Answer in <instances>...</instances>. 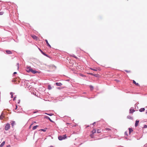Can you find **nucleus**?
Wrapping results in <instances>:
<instances>
[{"mask_svg": "<svg viewBox=\"0 0 147 147\" xmlns=\"http://www.w3.org/2000/svg\"><path fill=\"white\" fill-rule=\"evenodd\" d=\"M90 136L92 138H93V135L91 134Z\"/></svg>", "mask_w": 147, "mask_h": 147, "instance_id": "nucleus-35", "label": "nucleus"}, {"mask_svg": "<svg viewBox=\"0 0 147 147\" xmlns=\"http://www.w3.org/2000/svg\"><path fill=\"white\" fill-rule=\"evenodd\" d=\"M91 90H92V89H93V88L92 87V88H91Z\"/></svg>", "mask_w": 147, "mask_h": 147, "instance_id": "nucleus-48", "label": "nucleus"}, {"mask_svg": "<svg viewBox=\"0 0 147 147\" xmlns=\"http://www.w3.org/2000/svg\"><path fill=\"white\" fill-rule=\"evenodd\" d=\"M146 113L147 114V111H146Z\"/></svg>", "mask_w": 147, "mask_h": 147, "instance_id": "nucleus-49", "label": "nucleus"}, {"mask_svg": "<svg viewBox=\"0 0 147 147\" xmlns=\"http://www.w3.org/2000/svg\"><path fill=\"white\" fill-rule=\"evenodd\" d=\"M16 65L18 69L19 67V63H17L16 64Z\"/></svg>", "mask_w": 147, "mask_h": 147, "instance_id": "nucleus-24", "label": "nucleus"}, {"mask_svg": "<svg viewBox=\"0 0 147 147\" xmlns=\"http://www.w3.org/2000/svg\"><path fill=\"white\" fill-rule=\"evenodd\" d=\"M5 141H3L0 145V146L1 147H2L5 144Z\"/></svg>", "mask_w": 147, "mask_h": 147, "instance_id": "nucleus-12", "label": "nucleus"}, {"mask_svg": "<svg viewBox=\"0 0 147 147\" xmlns=\"http://www.w3.org/2000/svg\"><path fill=\"white\" fill-rule=\"evenodd\" d=\"M32 125V124H31V125H30V127H31V125Z\"/></svg>", "mask_w": 147, "mask_h": 147, "instance_id": "nucleus-50", "label": "nucleus"}, {"mask_svg": "<svg viewBox=\"0 0 147 147\" xmlns=\"http://www.w3.org/2000/svg\"><path fill=\"white\" fill-rule=\"evenodd\" d=\"M145 111V109L144 108H141L139 109V111L140 112L144 111Z\"/></svg>", "mask_w": 147, "mask_h": 147, "instance_id": "nucleus-11", "label": "nucleus"}, {"mask_svg": "<svg viewBox=\"0 0 147 147\" xmlns=\"http://www.w3.org/2000/svg\"><path fill=\"white\" fill-rule=\"evenodd\" d=\"M96 130L95 129H94L92 131V132L93 134H94L96 132Z\"/></svg>", "mask_w": 147, "mask_h": 147, "instance_id": "nucleus-18", "label": "nucleus"}, {"mask_svg": "<svg viewBox=\"0 0 147 147\" xmlns=\"http://www.w3.org/2000/svg\"><path fill=\"white\" fill-rule=\"evenodd\" d=\"M71 56L75 57V58H76V59L78 58L76 56L74 55H72Z\"/></svg>", "mask_w": 147, "mask_h": 147, "instance_id": "nucleus-29", "label": "nucleus"}, {"mask_svg": "<svg viewBox=\"0 0 147 147\" xmlns=\"http://www.w3.org/2000/svg\"><path fill=\"white\" fill-rule=\"evenodd\" d=\"M17 108H18V106H17L16 105V108L15 109L16 110V109H17Z\"/></svg>", "mask_w": 147, "mask_h": 147, "instance_id": "nucleus-36", "label": "nucleus"}, {"mask_svg": "<svg viewBox=\"0 0 147 147\" xmlns=\"http://www.w3.org/2000/svg\"><path fill=\"white\" fill-rule=\"evenodd\" d=\"M89 74L92 75H93V74L92 73H89Z\"/></svg>", "mask_w": 147, "mask_h": 147, "instance_id": "nucleus-43", "label": "nucleus"}, {"mask_svg": "<svg viewBox=\"0 0 147 147\" xmlns=\"http://www.w3.org/2000/svg\"><path fill=\"white\" fill-rule=\"evenodd\" d=\"M42 53L43 55H46V54H45V53H44L43 52H42Z\"/></svg>", "mask_w": 147, "mask_h": 147, "instance_id": "nucleus-40", "label": "nucleus"}, {"mask_svg": "<svg viewBox=\"0 0 147 147\" xmlns=\"http://www.w3.org/2000/svg\"><path fill=\"white\" fill-rule=\"evenodd\" d=\"M135 111V110L133 109H131L129 110V113H132Z\"/></svg>", "mask_w": 147, "mask_h": 147, "instance_id": "nucleus-5", "label": "nucleus"}, {"mask_svg": "<svg viewBox=\"0 0 147 147\" xmlns=\"http://www.w3.org/2000/svg\"><path fill=\"white\" fill-rule=\"evenodd\" d=\"M4 118V114L3 112H2L0 117V119H3Z\"/></svg>", "mask_w": 147, "mask_h": 147, "instance_id": "nucleus-4", "label": "nucleus"}, {"mask_svg": "<svg viewBox=\"0 0 147 147\" xmlns=\"http://www.w3.org/2000/svg\"><path fill=\"white\" fill-rule=\"evenodd\" d=\"M79 76H81L84 77L85 76L83 74H82L80 73L79 74Z\"/></svg>", "mask_w": 147, "mask_h": 147, "instance_id": "nucleus-26", "label": "nucleus"}, {"mask_svg": "<svg viewBox=\"0 0 147 147\" xmlns=\"http://www.w3.org/2000/svg\"><path fill=\"white\" fill-rule=\"evenodd\" d=\"M3 12H0V15H2L3 14Z\"/></svg>", "mask_w": 147, "mask_h": 147, "instance_id": "nucleus-31", "label": "nucleus"}, {"mask_svg": "<svg viewBox=\"0 0 147 147\" xmlns=\"http://www.w3.org/2000/svg\"><path fill=\"white\" fill-rule=\"evenodd\" d=\"M39 49L40 50V51L41 52V53L42 52V51H41V50L39 48Z\"/></svg>", "mask_w": 147, "mask_h": 147, "instance_id": "nucleus-39", "label": "nucleus"}, {"mask_svg": "<svg viewBox=\"0 0 147 147\" xmlns=\"http://www.w3.org/2000/svg\"><path fill=\"white\" fill-rule=\"evenodd\" d=\"M16 81V80L15 79H13L12 80L13 82H15Z\"/></svg>", "mask_w": 147, "mask_h": 147, "instance_id": "nucleus-32", "label": "nucleus"}, {"mask_svg": "<svg viewBox=\"0 0 147 147\" xmlns=\"http://www.w3.org/2000/svg\"><path fill=\"white\" fill-rule=\"evenodd\" d=\"M40 130H42L43 131H46V130L45 129H41Z\"/></svg>", "mask_w": 147, "mask_h": 147, "instance_id": "nucleus-34", "label": "nucleus"}, {"mask_svg": "<svg viewBox=\"0 0 147 147\" xmlns=\"http://www.w3.org/2000/svg\"><path fill=\"white\" fill-rule=\"evenodd\" d=\"M15 97H14V98H13V100H15Z\"/></svg>", "mask_w": 147, "mask_h": 147, "instance_id": "nucleus-47", "label": "nucleus"}, {"mask_svg": "<svg viewBox=\"0 0 147 147\" xmlns=\"http://www.w3.org/2000/svg\"><path fill=\"white\" fill-rule=\"evenodd\" d=\"M144 127H145V128L147 127V125H145L144 126Z\"/></svg>", "mask_w": 147, "mask_h": 147, "instance_id": "nucleus-38", "label": "nucleus"}, {"mask_svg": "<svg viewBox=\"0 0 147 147\" xmlns=\"http://www.w3.org/2000/svg\"><path fill=\"white\" fill-rule=\"evenodd\" d=\"M15 121H13L11 123V125L12 126H14V125L15 124Z\"/></svg>", "mask_w": 147, "mask_h": 147, "instance_id": "nucleus-22", "label": "nucleus"}, {"mask_svg": "<svg viewBox=\"0 0 147 147\" xmlns=\"http://www.w3.org/2000/svg\"><path fill=\"white\" fill-rule=\"evenodd\" d=\"M32 69L31 68H28L27 69V71L28 72H31Z\"/></svg>", "mask_w": 147, "mask_h": 147, "instance_id": "nucleus-6", "label": "nucleus"}, {"mask_svg": "<svg viewBox=\"0 0 147 147\" xmlns=\"http://www.w3.org/2000/svg\"><path fill=\"white\" fill-rule=\"evenodd\" d=\"M31 37L34 40H38V37L35 35H31Z\"/></svg>", "mask_w": 147, "mask_h": 147, "instance_id": "nucleus-3", "label": "nucleus"}, {"mask_svg": "<svg viewBox=\"0 0 147 147\" xmlns=\"http://www.w3.org/2000/svg\"><path fill=\"white\" fill-rule=\"evenodd\" d=\"M54 147L52 146H50V147Z\"/></svg>", "mask_w": 147, "mask_h": 147, "instance_id": "nucleus-46", "label": "nucleus"}, {"mask_svg": "<svg viewBox=\"0 0 147 147\" xmlns=\"http://www.w3.org/2000/svg\"><path fill=\"white\" fill-rule=\"evenodd\" d=\"M6 52L7 54H12L11 52L9 51V50H6Z\"/></svg>", "mask_w": 147, "mask_h": 147, "instance_id": "nucleus-9", "label": "nucleus"}, {"mask_svg": "<svg viewBox=\"0 0 147 147\" xmlns=\"http://www.w3.org/2000/svg\"><path fill=\"white\" fill-rule=\"evenodd\" d=\"M17 74V73H16V72H14V73H13V74Z\"/></svg>", "mask_w": 147, "mask_h": 147, "instance_id": "nucleus-42", "label": "nucleus"}, {"mask_svg": "<svg viewBox=\"0 0 147 147\" xmlns=\"http://www.w3.org/2000/svg\"><path fill=\"white\" fill-rule=\"evenodd\" d=\"M31 72L33 73V74H36V73H37V72H38L37 71H36V70H33L32 69V71H31Z\"/></svg>", "mask_w": 147, "mask_h": 147, "instance_id": "nucleus-16", "label": "nucleus"}, {"mask_svg": "<svg viewBox=\"0 0 147 147\" xmlns=\"http://www.w3.org/2000/svg\"><path fill=\"white\" fill-rule=\"evenodd\" d=\"M56 84L57 86H61L62 85V84L61 83H56Z\"/></svg>", "mask_w": 147, "mask_h": 147, "instance_id": "nucleus-13", "label": "nucleus"}, {"mask_svg": "<svg viewBox=\"0 0 147 147\" xmlns=\"http://www.w3.org/2000/svg\"><path fill=\"white\" fill-rule=\"evenodd\" d=\"M125 71L129 73L130 72V71H127V70H125Z\"/></svg>", "mask_w": 147, "mask_h": 147, "instance_id": "nucleus-33", "label": "nucleus"}, {"mask_svg": "<svg viewBox=\"0 0 147 147\" xmlns=\"http://www.w3.org/2000/svg\"><path fill=\"white\" fill-rule=\"evenodd\" d=\"M10 94L11 95V98H13V93L12 92H11L10 93Z\"/></svg>", "mask_w": 147, "mask_h": 147, "instance_id": "nucleus-27", "label": "nucleus"}, {"mask_svg": "<svg viewBox=\"0 0 147 147\" xmlns=\"http://www.w3.org/2000/svg\"><path fill=\"white\" fill-rule=\"evenodd\" d=\"M139 123V121H138V120H136V123H135V127H136L138 126V124Z\"/></svg>", "mask_w": 147, "mask_h": 147, "instance_id": "nucleus-8", "label": "nucleus"}, {"mask_svg": "<svg viewBox=\"0 0 147 147\" xmlns=\"http://www.w3.org/2000/svg\"><path fill=\"white\" fill-rule=\"evenodd\" d=\"M125 135H127V132H125Z\"/></svg>", "mask_w": 147, "mask_h": 147, "instance_id": "nucleus-37", "label": "nucleus"}, {"mask_svg": "<svg viewBox=\"0 0 147 147\" xmlns=\"http://www.w3.org/2000/svg\"><path fill=\"white\" fill-rule=\"evenodd\" d=\"M133 83H134V84H136L137 86H139V84L138 83H136V82L134 80H133Z\"/></svg>", "mask_w": 147, "mask_h": 147, "instance_id": "nucleus-14", "label": "nucleus"}, {"mask_svg": "<svg viewBox=\"0 0 147 147\" xmlns=\"http://www.w3.org/2000/svg\"><path fill=\"white\" fill-rule=\"evenodd\" d=\"M95 122H94V123H93V125H94V124H95Z\"/></svg>", "mask_w": 147, "mask_h": 147, "instance_id": "nucleus-45", "label": "nucleus"}, {"mask_svg": "<svg viewBox=\"0 0 147 147\" xmlns=\"http://www.w3.org/2000/svg\"><path fill=\"white\" fill-rule=\"evenodd\" d=\"M38 127V125H36V126H34L32 128V129L34 130V129H36L37 128V127Z\"/></svg>", "mask_w": 147, "mask_h": 147, "instance_id": "nucleus-19", "label": "nucleus"}, {"mask_svg": "<svg viewBox=\"0 0 147 147\" xmlns=\"http://www.w3.org/2000/svg\"><path fill=\"white\" fill-rule=\"evenodd\" d=\"M45 41H46L47 44V45L50 47V48H51V46L49 45V43H48V41L47 40H45Z\"/></svg>", "mask_w": 147, "mask_h": 147, "instance_id": "nucleus-10", "label": "nucleus"}, {"mask_svg": "<svg viewBox=\"0 0 147 147\" xmlns=\"http://www.w3.org/2000/svg\"><path fill=\"white\" fill-rule=\"evenodd\" d=\"M76 68L77 69H79V67H78V66H77V67H76Z\"/></svg>", "mask_w": 147, "mask_h": 147, "instance_id": "nucleus-41", "label": "nucleus"}, {"mask_svg": "<svg viewBox=\"0 0 147 147\" xmlns=\"http://www.w3.org/2000/svg\"><path fill=\"white\" fill-rule=\"evenodd\" d=\"M10 128V125L8 123L5 126V129L6 130H8Z\"/></svg>", "mask_w": 147, "mask_h": 147, "instance_id": "nucleus-2", "label": "nucleus"}, {"mask_svg": "<svg viewBox=\"0 0 147 147\" xmlns=\"http://www.w3.org/2000/svg\"><path fill=\"white\" fill-rule=\"evenodd\" d=\"M114 81H116L117 83H118L120 82V81L118 80L115 79L114 80Z\"/></svg>", "mask_w": 147, "mask_h": 147, "instance_id": "nucleus-25", "label": "nucleus"}, {"mask_svg": "<svg viewBox=\"0 0 147 147\" xmlns=\"http://www.w3.org/2000/svg\"><path fill=\"white\" fill-rule=\"evenodd\" d=\"M47 114L49 116H52L53 115V114H52V113Z\"/></svg>", "mask_w": 147, "mask_h": 147, "instance_id": "nucleus-28", "label": "nucleus"}, {"mask_svg": "<svg viewBox=\"0 0 147 147\" xmlns=\"http://www.w3.org/2000/svg\"><path fill=\"white\" fill-rule=\"evenodd\" d=\"M67 136H66V135H63L62 136H59L58 137V139L60 140H64L66 138Z\"/></svg>", "mask_w": 147, "mask_h": 147, "instance_id": "nucleus-1", "label": "nucleus"}, {"mask_svg": "<svg viewBox=\"0 0 147 147\" xmlns=\"http://www.w3.org/2000/svg\"><path fill=\"white\" fill-rule=\"evenodd\" d=\"M93 76H96V74H93Z\"/></svg>", "mask_w": 147, "mask_h": 147, "instance_id": "nucleus-44", "label": "nucleus"}, {"mask_svg": "<svg viewBox=\"0 0 147 147\" xmlns=\"http://www.w3.org/2000/svg\"><path fill=\"white\" fill-rule=\"evenodd\" d=\"M97 133H98V134L101 133V131H100V130L99 129H97Z\"/></svg>", "mask_w": 147, "mask_h": 147, "instance_id": "nucleus-23", "label": "nucleus"}, {"mask_svg": "<svg viewBox=\"0 0 147 147\" xmlns=\"http://www.w3.org/2000/svg\"><path fill=\"white\" fill-rule=\"evenodd\" d=\"M127 118L128 119H133V117L130 116H127Z\"/></svg>", "mask_w": 147, "mask_h": 147, "instance_id": "nucleus-21", "label": "nucleus"}, {"mask_svg": "<svg viewBox=\"0 0 147 147\" xmlns=\"http://www.w3.org/2000/svg\"><path fill=\"white\" fill-rule=\"evenodd\" d=\"M91 69L92 70H93L94 71H97V69H92V68H91Z\"/></svg>", "mask_w": 147, "mask_h": 147, "instance_id": "nucleus-30", "label": "nucleus"}, {"mask_svg": "<svg viewBox=\"0 0 147 147\" xmlns=\"http://www.w3.org/2000/svg\"><path fill=\"white\" fill-rule=\"evenodd\" d=\"M48 89L49 90H50L52 89V87L50 85H48Z\"/></svg>", "mask_w": 147, "mask_h": 147, "instance_id": "nucleus-17", "label": "nucleus"}, {"mask_svg": "<svg viewBox=\"0 0 147 147\" xmlns=\"http://www.w3.org/2000/svg\"><path fill=\"white\" fill-rule=\"evenodd\" d=\"M105 130L106 131H107V132L111 130V129L109 128H106L105 129Z\"/></svg>", "mask_w": 147, "mask_h": 147, "instance_id": "nucleus-15", "label": "nucleus"}, {"mask_svg": "<svg viewBox=\"0 0 147 147\" xmlns=\"http://www.w3.org/2000/svg\"><path fill=\"white\" fill-rule=\"evenodd\" d=\"M133 131V130L131 128H129V134H130V133L132 132Z\"/></svg>", "mask_w": 147, "mask_h": 147, "instance_id": "nucleus-20", "label": "nucleus"}, {"mask_svg": "<svg viewBox=\"0 0 147 147\" xmlns=\"http://www.w3.org/2000/svg\"><path fill=\"white\" fill-rule=\"evenodd\" d=\"M45 118L49 119L50 120V121L51 122H54V121H52L49 117L47 116H46L45 117Z\"/></svg>", "mask_w": 147, "mask_h": 147, "instance_id": "nucleus-7", "label": "nucleus"}]
</instances>
